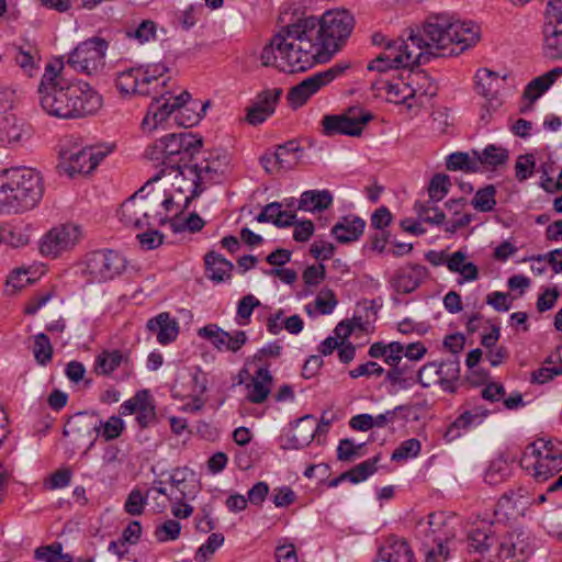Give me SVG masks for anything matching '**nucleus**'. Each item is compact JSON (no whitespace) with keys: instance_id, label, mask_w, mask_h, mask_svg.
Returning a JSON list of instances; mask_svg holds the SVG:
<instances>
[{"instance_id":"obj_1","label":"nucleus","mask_w":562,"mask_h":562,"mask_svg":"<svg viewBox=\"0 0 562 562\" xmlns=\"http://www.w3.org/2000/svg\"><path fill=\"white\" fill-rule=\"evenodd\" d=\"M353 25V16L347 10H331L321 19L307 16L289 24L286 36L276 40L282 49V67L307 70L315 63L326 61L339 50Z\"/></svg>"},{"instance_id":"obj_2","label":"nucleus","mask_w":562,"mask_h":562,"mask_svg":"<svg viewBox=\"0 0 562 562\" xmlns=\"http://www.w3.org/2000/svg\"><path fill=\"white\" fill-rule=\"evenodd\" d=\"M480 41V27L469 21H453L445 15L431 16L422 29L411 30L407 37L385 43L380 53L395 68L417 66L436 57L463 53Z\"/></svg>"},{"instance_id":"obj_3","label":"nucleus","mask_w":562,"mask_h":562,"mask_svg":"<svg viewBox=\"0 0 562 562\" xmlns=\"http://www.w3.org/2000/svg\"><path fill=\"white\" fill-rule=\"evenodd\" d=\"M63 63L47 64L37 88L40 104L49 115L81 119L95 114L102 106L101 94L88 82H70L61 76Z\"/></svg>"},{"instance_id":"obj_4","label":"nucleus","mask_w":562,"mask_h":562,"mask_svg":"<svg viewBox=\"0 0 562 562\" xmlns=\"http://www.w3.org/2000/svg\"><path fill=\"white\" fill-rule=\"evenodd\" d=\"M202 147V137L190 132L169 133L157 138L147 146L144 156L161 169L148 181L156 182L172 171L182 176L187 165L195 159V155L201 154Z\"/></svg>"},{"instance_id":"obj_5","label":"nucleus","mask_w":562,"mask_h":562,"mask_svg":"<svg viewBox=\"0 0 562 562\" xmlns=\"http://www.w3.org/2000/svg\"><path fill=\"white\" fill-rule=\"evenodd\" d=\"M43 193V179L35 169L16 167L0 172V214L32 210Z\"/></svg>"},{"instance_id":"obj_6","label":"nucleus","mask_w":562,"mask_h":562,"mask_svg":"<svg viewBox=\"0 0 562 562\" xmlns=\"http://www.w3.org/2000/svg\"><path fill=\"white\" fill-rule=\"evenodd\" d=\"M521 468L532 471L538 482H544L562 470V442L538 439L527 446L520 459Z\"/></svg>"},{"instance_id":"obj_7","label":"nucleus","mask_w":562,"mask_h":562,"mask_svg":"<svg viewBox=\"0 0 562 562\" xmlns=\"http://www.w3.org/2000/svg\"><path fill=\"white\" fill-rule=\"evenodd\" d=\"M458 520L446 513H431L416 526V538L422 546L452 547L457 536Z\"/></svg>"},{"instance_id":"obj_8","label":"nucleus","mask_w":562,"mask_h":562,"mask_svg":"<svg viewBox=\"0 0 562 562\" xmlns=\"http://www.w3.org/2000/svg\"><path fill=\"white\" fill-rule=\"evenodd\" d=\"M224 164L218 158L195 155V159L187 165L182 171V178L190 180L191 194L184 198V206L199 196L209 186L222 180Z\"/></svg>"},{"instance_id":"obj_9","label":"nucleus","mask_w":562,"mask_h":562,"mask_svg":"<svg viewBox=\"0 0 562 562\" xmlns=\"http://www.w3.org/2000/svg\"><path fill=\"white\" fill-rule=\"evenodd\" d=\"M153 182L147 181L137 192L124 201L119 211L122 223L126 226L143 228L150 225V220L162 221L161 212L149 213L150 204L159 201L158 195L145 194Z\"/></svg>"},{"instance_id":"obj_10","label":"nucleus","mask_w":562,"mask_h":562,"mask_svg":"<svg viewBox=\"0 0 562 562\" xmlns=\"http://www.w3.org/2000/svg\"><path fill=\"white\" fill-rule=\"evenodd\" d=\"M108 43L100 37H92L80 43L70 54L67 64L75 71L92 75L104 65Z\"/></svg>"},{"instance_id":"obj_11","label":"nucleus","mask_w":562,"mask_h":562,"mask_svg":"<svg viewBox=\"0 0 562 562\" xmlns=\"http://www.w3.org/2000/svg\"><path fill=\"white\" fill-rule=\"evenodd\" d=\"M125 259L114 250H95L86 256L85 273L93 282H105L120 276L125 269Z\"/></svg>"},{"instance_id":"obj_12","label":"nucleus","mask_w":562,"mask_h":562,"mask_svg":"<svg viewBox=\"0 0 562 562\" xmlns=\"http://www.w3.org/2000/svg\"><path fill=\"white\" fill-rule=\"evenodd\" d=\"M81 238V226L72 223L60 224L43 235L40 251L44 257L57 258L75 248Z\"/></svg>"},{"instance_id":"obj_13","label":"nucleus","mask_w":562,"mask_h":562,"mask_svg":"<svg viewBox=\"0 0 562 562\" xmlns=\"http://www.w3.org/2000/svg\"><path fill=\"white\" fill-rule=\"evenodd\" d=\"M372 114L362 108L352 106L340 115H326L323 119L324 134L327 136H360Z\"/></svg>"},{"instance_id":"obj_14","label":"nucleus","mask_w":562,"mask_h":562,"mask_svg":"<svg viewBox=\"0 0 562 562\" xmlns=\"http://www.w3.org/2000/svg\"><path fill=\"white\" fill-rule=\"evenodd\" d=\"M348 67V65L336 64L324 71L307 77L290 89L288 93L289 102L294 108L303 105L321 88L342 75Z\"/></svg>"},{"instance_id":"obj_15","label":"nucleus","mask_w":562,"mask_h":562,"mask_svg":"<svg viewBox=\"0 0 562 562\" xmlns=\"http://www.w3.org/2000/svg\"><path fill=\"white\" fill-rule=\"evenodd\" d=\"M166 71L165 66H155L153 74L142 67H132L117 74L115 85L122 94L148 95L149 86Z\"/></svg>"},{"instance_id":"obj_16","label":"nucleus","mask_w":562,"mask_h":562,"mask_svg":"<svg viewBox=\"0 0 562 562\" xmlns=\"http://www.w3.org/2000/svg\"><path fill=\"white\" fill-rule=\"evenodd\" d=\"M281 88H266L248 105V125H260L276 112L282 95Z\"/></svg>"},{"instance_id":"obj_17","label":"nucleus","mask_w":562,"mask_h":562,"mask_svg":"<svg viewBox=\"0 0 562 562\" xmlns=\"http://www.w3.org/2000/svg\"><path fill=\"white\" fill-rule=\"evenodd\" d=\"M531 553L530 537L522 531H512L503 537L497 554L503 562H526Z\"/></svg>"},{"instance_id":"obj_18","label":"nucleus","mask_w":562,"mask_h":562,"mask_svg":"<svg viewBox=\"0 0 562 562\" xmlns=\"http://www.w3.org/2000/svg\"><path fill=\"white\" fill-rule=\"evenodd\" d=\"M199 337L207 340L218 351H238L246 342V334L237 330L234 334L222 329L216 324H209L198 330Z\"/></svg>"},{"instance_id":"obj_19","label":"nucleus","mask_w":562,"mask_h":562,"mask_svg":"<svg viewBox=\"0 0 562 562\" xmlns=\"http://www.w3.org/2000/svg\"><path fill=\"white\" fill-rule=\"evenodd\" d=\"M542 33L544 54L552 59L562 58V18L546 14Z\"/></svg>"},{"instance_id":"obj_20","label":"nucleus","mask_w":562,"mask_h":562,"mask_svg":"<svg viewBox=\"0 0 562 562\" xmlns=\"http://www.w3.org/2000/svg\"><path fill=\"white\" fill-rule=\"evenodd\" d=\"M101 419L94 412H80L70 417L64 427V435H77L79 437H91L94 432H100Z\"/></svg>"},{"instance_id":"obj_21","label":"nucleus","mask_w":562,"mask_h":562,"mask_svg":"<svg viewBox=\"0 0 562 562\" xmlns=\"http://www.w3.org/2000/svg\"><path fill=\"white\" fill-rule=\"evenodd\" d=\"M372 89L376 91L384 90L390 102L405 104L408 110L415 108L416 103H413L412 97L416 94V90H413L407 82L373 81Z\"/></svg>"},{"instance_id":"obj_22","label":"nucleus","mask_w":562,"mask_h":562,"mask_svg":"<svg viewBox=\"0 0 562 562\" xmlns=\"http://www.w3.org/2000/svg\"><path fill=\"white\" fill-rule=\"evenodd\" d=\"M146 327L149 333L156 335L157 341L161 345L170 344L179 334L178 323L166 312L150 318Z\"/></svg>"},{"instance_id":"obj_23","label":"nucleus","mask_w":562,"mask_h":562,"mask_svg":"<svg viewBox=\"0 0 562 562\" xmlns=\"http://www.w3.org/2000/svg\"><path fill=\"white\" fill-rule=\"evenodd\" d=\"M562 74V68H553L552 70L532 79L525 88L522 99L529 104L521 109V112L531 110V105L554 83L558 76Z\"/></svg>"},{"instance_id":"obj_24","label":"nucleus","mask_w":562,"mask_h":562,"mask_svg":"<svg viewBox=\"0 0 562 562\" xmlns=\"http://www.w3.org/2000/svg\"><path fill=\"white\" fill-rule=\"evenodd\" d=\"M173 113L170 106V98L166 94L155 98L148 106L147 114L143 119L142 128L144 132H153Z\"/></svg>"},{"instance_id":"obj_25","label":"nucleus","mask_w":562,"mask_h":562,"mask_svg":"<svg viewBox=\"0 0 562 562\" xmlns=\"http://www.w3.org/2000/svg\"><path fill=\"white\" fill-rule=\"evenodd\" d=\"M366 222L356 215L341 217L331 228V234L337 241L346 244L358 240L363 234Z\"/></svg>"},{"instance_id":"obj_26","label":"nucleus","mask_w":562,"mask_h":562,"mask_svg":"<svg viewBox=\"0 0 562 562\" xmlns=\"http://www.w3.org/2000/svg\"><path fill=\"white\" fill-rule=\"evenodd\" d=\"M273 385V376L268 367L259 368L248 383V402L255 404L263 403Z\"/></svg>"},{"instance_id":"obj_27","label":"nucleus","mask_w":562,"mask_h":562,"mask_svg":"<svg viewBox=\"0 0 562 562\" xmlns=\"http://www.w3.org/2000/svg\"><path fill=\"white\" fill-rule=\"evenodd\" d=\"M376 562H414V555L406 541L392 538L380 548Z\"/></svg>"},{"instance_id":"obj_28","label":"nucleus","mask_w":562,"mask_h":562,"mask_svg":"<svg viewBox=\"0 0 562 562\" xmlns=\"http://www.w3.org/2000/svg\"><path fill=\"white\" fill-rule=\"evenodd\" d=\"M334 198L329 190H307L301 194L297 209L316 213L329 209Z\"/></svg>"},{"instance_id":"obj_29","label":"nucleus","mask_w":562,"mask_h":562,"mask_svg":"<svg viewBox=\"0 0 562 562\" xmlns=\"http://www.w3.org/2000/svg\"><path fill=\"white\" fill-rule=\"evenodd\" d=\"M424 274L425 268L422 266L404 267L396 272L393 285L397 292L411 293L419 286Z\"/></svg>"},{"instance_id":"obj_30","label":"nucleus","mask_w":562,"mask_h":562,"mask_svg":"<svg viewBox=\"0 0 562 562\" xmlns=\"http://www.w3.org/2000/svg\"><path fill=\"white\" fill-rule=\"evenodd\" d=\"M206 277L214 282H223L231 277L233 263L221 254L212 250L204 257Z\"/></svg>"},{"instance_id":"obj_31","label":"nucleus","mask_w":562,"mask_h":562,"mask_svg":"<svg viewBox=\"0 0 562 562\" xmlns=\"http://www.w3.org/2000/svg\"><path fill=\"white\" fill-rule=\"evenodd\" d=\"M277 162L282 171L294 169L300 162L304 154V148L296 139H291L284 144L278 145L274 149Z\"/></svg>"},{"instance_id":"obj_32","label":"nucleus","mask_w":562,"mask_h":562,"mask_svg":"<svg viewBox=\"0 0 562 562\" xmlns=\"http://www.w3.org/2000/svg\"><path fill=\"white\" fill-rule=\"evenodd\" d=\"M317 434V419L313 415H305L300 418L292 432L293 447L304 448L308 446Z\"/></svg>"},{"instance_id":"obj_33","label":"nucleus","mask_w":562,"mask_h":562,"mask_svg":"<svg viewBox=\"0 0 562 562\" xmlns=\"http://www.w3.org/2000/svg\"><path fill=\"white\" fill-rule=\"evenodd\" d=\"M408 86L416 90V94L412 97L415 106H423L425 99L436 94V86L430 81V78L425 72H415L411 76Z\"/></svg>"},{"instance_id":"obj_34","label":"nucleus","mask_w":562,"mask_h":562,"mask_svg":"<svg viewBox=\"0 0 562 562\" xmlns=\"http://www.w3.org/2000/svg\"><path fill=\"white\" fill-rule=\"evenodd\" d=\"M286 30H288V25L282 27L280 30V32L272 37L271 42L262 48V52H261V55H260L261 65L262 66H270V65H274L276 64V66L280 70L284 71V72H290V74H292V72H300L301 70H290V69H284L282 67V65H283L282 64V59H281V57H282V54H281L282 49H281V47L278 46V43H277L276 40L279 36H281V37L286 36V34H288Z\"/></svg>"},{"instance_id":"obj_35","label":"nucleus","mask_w":562,"mask_h":562,"mask_svg":"<svg viewBox=\"0 0 562 562\" xmlns=\"http://www.w3.org/2000/svg\"><path fill=\"white\" fill-rule=\"evenodd\" d=\"M474 155L480 159V171L495 169L508 160V150L496 145H488L482 151L474 150Z\"/></svg>"},{"instance_id":"obj_36","label":"nucleus","mask_w":562,"mask_h":562,"mask_svg":"<svg viewBox=\"0 0 562 562\" xmlns=\"http://www.w3.org/2000/svg\"><path fill=\"white\" fill-rule=\"evenodd\" d=\"M128 362L127 353L120 350L102 351L95 359V371L99 374L110 375L121 364Z\"/></svg>"},{"instance_id":"obj_37","label":"nucleus","mask_w":562,"mask_h":562,"mask_svg":"<svg viewBox=\"0 0 562 562\" xmlns=\"http://www.w3.org/2000/svg\"><path fill=\"white\" fill-rule=\"evenodd\" d=\"M446 166L448 170L452 171L480 172V159L474 155V150L471 154L463 151L450 154L447 157Z\"/></svg>"},{"instance_id":"obj_38","label":"nucleus","mask_w":562,"mask_h":562,"mask_svg":"<svg viewBox=\"0 0 562 562\" xmlns=\"http://www.w3.org/2000/svg\"><path fill=\"white\" fill-rule=\"evenodd\" d=\"M544 364L546 366L531 373L532 382L543 384L552 380L554 376L562 374V359L560 356L548 357Z\"/></svg>"},{"instance_id":"obj_39","label":"nucleus","mask_w":562,"mask_h":562,"mask_svg":"<svg viewBox=\"0 0 562 562\" xmlns=\"http://www.w3.org/2000/svg\"><path fill=\"white\" fill-rule=\"evenodd\" d=\"M91 147L81 148L78 151L71 153L68 157L67 172L70 176L76 173H90L91 162Z\"/></svg>"},{"instance_id":"obj_40","label":"nucleus","mask_w":562,"mask_h":562,"mask_svg":"<svg viewBox=\"0 0 562 562\" xmlns=\"http://www.w3.org/2000/svg\"><path fill=\"white\" fill-rule=\"evenodd\" d=\"M22 127L14 115H7L0 120V142L3 144H13L20 142Z\"/></svg>"},{"instance_id":"obj_41","label":"nucleus","mask_w":562,"mask_h":562,"mask_svg":"<svg viewBox=\"0 0 562 562\" xmlns=\"http://www.w3.org/2000/svg\"><path fill=\"white\" fill-rule=\"evenodd\" d=\"M414 210L418 217L426 223L441 225L445 222V213L439 210L436 203H431V200L427 202L417 201L414 205Z\"/></svg>"},{"instance_id":"obj_42","label":"nucleus","mask_w":562,"mask_h":562,"mask_svg":"<svg viewBox=\"0 0 562 562\" xmlns=\"http://www.w3.org/2000/svg\"><path fill=\"white\" fill-rule=\"evenodd\" d=\"M509 475V465L503 457H497L490 462L484 474V481L490 485H497Z\"/></svg>"},{"instance_id":"obj_43","label":"nucleus","mask_w":562,"mask_h":562,"mask_svg":"<svg viewBox=\"0 0 562 562\" xmlns=\"http://www.w3.org/2000/svg\"><path fill=\"white\" fill-rule=\"evenodd\" d=\"M496 189L493 184H487L476 191L471 204L480 212H491L496 205Z\"/></svg>"},{"instance_id":"obj_44","label":"nucleus","mask_w":562,"mask_h":562,"mask_svg":"<svg viewBox=\"0 0 562 562\" xmlns=\"http://www.w3.org/2000/svg\"><path fill=\"white\" fill-rule=\"evenodd\" d=\"M33 355L35 361L41 366H46L52 361L53 346L46 334L40 333L34 336Z\"/></svg>"},{"instance_id":"obj_45","label":"nucleus","mask_w":562,"mask_h":562,"mask_svg":"<svg viewBox=\"0 0 562 562\" xmlns=\"http://www.w3.org/2000/svg\"><path fill=\"white\" fill-rule=\"evenodd\" d=\"M378 461L379 457L368 459L346 471L345 476H349V481L353 484L363 482L376 471Z\"/></svg>"},{"instance_id":"obj_46","label":"nucleus","mask_w":562,"mask_h":562,"mask_svg":"<svg viewBox=\"0 0 562 562\" xmlns=\"http://www.w3.org/2000/svg\"><path fill=\"white\" fill-rule=\"evenodd\" d=\"M541 526L550 536L562 540V506L546 512L541 518Z\"/></svg>"},{"instance_id":"obj_47","label":"nucleus","mask_w":562,"mask_h":562,"mask_svg":"<svg viewBox=\"0 0 562 562\" xmlns=\"http://www.w3.org/2000/svg\"><path fill=\"white\" fill-rule=\"evenodd\" d=\"M450 184V179L447 175H435L428 187V195L431 203L441 201L447 195Z\"/></svg>"},{"instance_id":"obj_48","label":"nucleus","mask_w":562,"mask_h":562,"mask_svg":"<svg viewBox=\"0 0 562 562\" xmlns=\"http://www.w3.org/2000/svg\"><path fill=\"white\" fill-rule=\"evenodd\" d=\"M338 304L335 292L329 288H323L314 300V306L322 315H329L333 313Z\"/></svg>"},{"instance_id":"obj_49","label":"nucleus","mask_w":562,"mask_h":562,"mask_svg":"<svg viewBox=\"0 0 562 562\" xmlns=\"http://www.w3.org/2000/svg\"><path fill=\"white\" fill-rule=\"evenodd\" d=\"M422 445L416 438H411L401 442L391 456L392 461H405L416 458L420 453Z\"/></svg>"},{"instance_id":"obj_50","label":"nucleus","mask_w":562,"mask_h":562,"mask_svg":"<svg viewBox=\"0 0 562 562\" xmlns=\"http://www.w3.org/2000/svg\"><path fill=\"white\" fill-rule=\"evenodd\" d=\"M440 367L439 371V384L443 389H448L454 381L459 379L460 375V366L457 359L448 360L441 363H438Z\"/></svg>"},{"instance_id":"obj_51","label":"nucleus","mask_w":562,"mask_h":562,"mask_svg":"<svg viewBox=\"0 0 562 562\" xmlns=\"http://www.w3.org/2000/svg\"><path fill=\"white\" fill-rule=\"evenodd\" d=\"M224 536L222 533H211L205 543L196 551L194 559L198 562L209 561L215 551L223 544Z\"/></svg>"},{"instance_id":"obj_52","label":"nucleus","mask_w":562,"mask_h":562,"mask_svg":"<svg viewBox=\"0 0 562 562\" xmlns=\"http://www.w3.org/2000/svg\"><path fill=\"white\" fill-rule=\"evenodd\" d=\"M180 531V522L175 519H168L156 527L155 537L159 542L173 541L179 538Z\"/></svg>"},{"instance_id":"obj_53","label":"nucleus","mask_w":562,"mask_h":562,"mask_svg":"<svg viewBox=\"0 0 562 562\" xmlns=\"http://www.w3.org/2000/svg\"><path fill=\"white\" fill-rule=\"evenodd\" d=\"M150 491L146 493V495H143L139 490H133L124 504V509L127 514L132 516H138L142 515L145 508V505L147 504V498L149 496Z\"/></svg>"},{"instance_id":"obj_54","label":"nucleus","mask_w":562,"mask_h":562,"mask_svg":"<svg viewBox=\"0 0 562 562\" xmlns=\"http://www.w3.org/2000/svg\"><path fill=\"white\" fill-rule=\"evenodd\" d=\"M124 422L119 416H111L106 422L101 420V430L95 432L101 435L105 441H111L121 436L124 430Z\"/></svg>"},{"instance_id":"obj_55","label":"nucleus","mask_w":562,"mask_h":562,"mask_svg":"<svg viewBox=\"0 0 562 562\" xmlns=\"http://www.w3.org/2000/svg\"><path fill=\"white\" fill-rule=\"evenodd\" d=\"M366 443L356 445L351 439H341L337 447V459L339 461H352L361 457V449Z\"/></svg>"},{"instance_id":"obj_56","label":"nucleus","mask_w":562,"mask_h":562,"mask_svg":"<svg viewBox=\"0 0 562 562\" xmlns=\"http://www.w3.org/2000/svg\"><path fill=\"white\" fill-rule=\"evenodd\" d=\"M63 544L55 541L48 546H41L34 550V559L44 562H56L63 557Z\"/></svg>"},{"instance_id":"obj_57","label":"nucleus","mask_w":562,"mask_h":562,"mask_svg":"<svg viewBox=\"0 0 562 562\" xmlns=\"http://www.w3.org/2000/svg\"><path fill=\"white\" fill-rule=\"evenodd\" d=\"M157 26L151 20H144L134 31H128L127 36L137 40L140 44L156 37Z\"/></svg>"},{"instance_id":"obj_58","label":"nucleus","mask_w":562,"mask_h":562,"mask_svg":"<svg viewBox=\"0 0 562 562\" xmlns=\"http://www.w3.org/2000/svg\"><path fill=\"white\" fill-rule=\"evenodd\" d=\"M491 540L490 535L485 530L474 529L469 533L468 544L473 551L484 553L490 549Z\"/></svg>"},{"instance_id":"obj_59","label":"nucleus","mask_w":562,"mask_h":562,"mask_svg":"<svg viewBox=\"0 0 562 562\" xmlns=\"http://www.w3.org/2000/svg\"><path fill=\"white\" fill-rule=\"evenodd\" d=\"M475 79L479 93L488 97L493 93V82L498 79V76L488 69H480L475 75Z\"/></svg>"},{"instance_id":"obj_60","label":"nucleus","mask_w":562,"mask_h":562,"mask_svg":"<svg viewBox=\"0 0 562 562\" xmlns=\"http://www.w3.org/2000/svg\"><path fill=\"white\" fill-rule=\"evenodd\" d=\"M536 166L535 157L531 154L520 155L515 164V176L517 180L525 181L532 173Z\"/></svg>"},{"instance_id":"obj_61","label":"nucleus","mask_w":562,"mask_h":562,"mask_svg":"<svg viewBox=\"0 0 562 562\" xmlns=\"http://www.w3.org/2000/svg\"><path fill=\"white\" fill-rule=\"evenodd\" d=\"M412 371L407 364H400L398 367L391 368L386 372V381H389L393 385H401L405 387L408 382L413 379Z\"/></svg>"},{"instance_id":"obj_62","label":"nucleus","mask_w":562,"mask_h":562,"mask_svg":"<svg viewBox=\"0 0 562 562\" xmlns=\"http://www.w3.org/2000/svg\"><path fill=\"white\" fill-rule=\"evenodd\" d=\"M440 367L437 362H429L423 366L418 371V382L424 387H429L432 384H439Z\"/></svg>"},{"instance_id":"obj_63","label":"nucleus","mask_w":562,"mask_h":562,"mask_svg":"<svg viewBox=\"0 0 562 562\" xmlns=\"http://www.w3.org/2000/svg\"><path fill=\"white\" fill-rule=\"evenodd\" d=\"M148 397H149V392L147 390L137 391L133 397H131L130 400H127L121 404L120 414L121 415H133V414L137 415L145 398H148Z\"/></svg>"},{"instance_id":"obj_64","label":"nucleus","mask_w":562,"mask_h":562,"mask_svg":"<svg viewBox=\"0 0 562 562\" xmlns=\"http://www.w3.org/2000/svg\"><path fill=\"white\" fill-rule=\"evenodd\" d=\"M452 550H454L452 547L422 546V551L425 554L424 562H446Z\"/></svg>"}]
</instances>
